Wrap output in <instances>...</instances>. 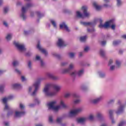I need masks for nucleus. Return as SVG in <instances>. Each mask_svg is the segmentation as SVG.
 <instances>
[{"label": "nucleus", "mask_w": 126, "mask_h": 126, "mask_svg": "<svg viewBox=\"0 0 126 126\" xmlns=\"http://www.w3.org/2000/svg\"><path fill=\"white\" fill-rule=\"evenodd\" d=\"M86 38H87V36L86 35L81 36V37H80V41L81 42H85V41H86Z\"/></svg>", "instance_id": "473e14b6"}, {"label": "nucleus", "mask_w": 126, "mask_h": 126, "mask_svg": "<svg viewBox=\"0 0 126 126\" xmlns=\"http://www.w3.org/2000/svg\"><path fill=\"white\" fill-rule=\"evenodd\" d=\"M72 96L74 98H79V95L77 94L74 93L72 94Z\"/></svg>", "instance_id": "49530a36"}, {"label": "nucleus", "mask_w": 126, "mask_h": 126, "mask_svg": "<svg viewBox=\"0 0 126 126\" xmlns=\"http://www.w3.org/2000/svg\"><path fill=\"white\" fill-rule=\"evenodd\" d=\"M12 64L14 66H17V65H19V62L18 61H17V60H14L12 62Z\"/></svg>", "instance_id": "c85d7f7f"}, {"label": "nucleus", "mask_w": 126, "mask_h": 126, "mask_svg": "<svg viewBox=\"0 0 126 126\" xmlns=\"http://www.w3.org/2000/svg\"><path fill=\"white\" fill-rule=\"evenodd\" d=\"M121 40H115L114 41H113V45L114 46H118V45H119V44H121Z\"/></svg>", "instance_id": "f704fd0d"}, {"label": "nucleus", "mask_w": 126, "mask_h": 126, "mask_svg": "<svg viewBox=\"0 0 126 126\" xmlns=\"http://www.w3.org/2000/svg\"><path fill=\"white\" fill-rule=\"evenodd\" d=\"M82 9L83 11V14H81L80 12L77 11L76 12V16L78 18H84L85 17H88L90 15L89 13L87 12V7L83 6L82 7Z\"/></svg>", "instance_id": "20e7f679"}, {"label": "nucleus", "mask_w": 126, "mask_h": 126, "mask_svg": "<svg viewBox=\"0 0 126 126\" xmlns=\"http://www.w3.org/2000/svg\"><path fill=\"white\" fill-rule=\"evenodd\" d=\"M118 104L119 105V107L118 110L116 112V113L117 115H120V114L124 113V111H125V105L122 104V102L120 100L118 101Z\"/></svg>", "instance_id": "1a4fd4ad"}, {"label": "nucleus", "mask_w": 126, "mask_h": 126, "mask_svg": "<svg viewBox=\"0 0 126 126\" xmlns=\"http://www.w3.org/2000/svg\"><path fill=\"white\" fill-rule=\"evenodd\" d=\"M71 94H70V93H66L64 94V97L65 98H69V97H70Z\"/></svg>", "instance_id": "a18cd8bd"}, {"label": "nucleus", "mask_w": 126, "mask_h": 126, "mask_svg": "<svg viewBox=\"0 0 126 126\" xmlns=\"http://www.w3.org/2000/svg\"><path fill=\"white\" fill-rule=\"evenodd\" d=\"M66 64H67V62H63L61 63V65L62 66H65V65H66Z\"/></svg>", "instance_id": "5fc2aeb1"}, {"label": "nucleus", "mask_w": 126, "mask_h": 126, "mask_svg": "<svg viewBox=\"0 0 126 126\" xmlns=\"http://www.w3.org/2000/svg\"><path fill=\"white\" fill-rule=\"evenodd\" d=\"M33 88H34V86L30 87L29 89V92H31V91H32V89H33Z\"/></svg>", "instance_id": "0e129e2a"}, {"label": "nucleus", "mask_w": 126, "mask_h": 126, "mask_svg": "<svg viewBox=\"0 0 126 126\" xmlns=\"http://www.w3.org/2000/svg\"><path fill=\"white\" fill-rule=\"evenodd\" d=\"M46 75L49 78L53 79V80H58L59 79V77L55 76L53 74H51L50 73H47Z\"/></svg>", "instance_id": "a211bd4d"}, {"label": "nucleus", "mask_w": 126, "mask_h": 126, "mask_svg": "<svg viewBox=\"0 0 126 126\" xmlns=\"http://www.w3.org/2000/svg\"><path fill=\"white\" fill-rule=\"evenodd\" d=\"M72 68H73V64L71 63L69 66V68L63 69L61 72V73L63 74H64V73H67V72H69V71H70Z\"/></svg>", "instance_id": "2eb2a0df"}, {"label": "nucleus", "mask_w": 126, "mask_h": 126, "mask_svg": "<svg viewBox=\"0 0 126 126\" xmlns=\"http://www.w3.org/2000/svg\"><path fill=\"white\" fill-rule=\"evenodd\" d=\"M113 114H114V110H109V117L110 119L112 120V124H115V122L113 117Z\"/></svg>", "instance_id": "5701e85b"}, {"label": "nucleus", "mask_w": 126, "mask_h": 126, "mask_svg": "<svg viewBox=\"0 0 126 126\" xmlns=\"http://www.w3.org/2000/svg\"><path fill=\"white\" fill-rule=\"evenodd\" d=\"M89 120L90 121H93V120H94V116L92 115H90L89 117Z\"/></svg>", "instance_id": "09e8293b"}, {"label": "nucleus", "mask_w": 126, "mask_h": 126, "mask_svg": "<svg viewBox=\"0 0 126 126\" xmlns=\"http://www.w3.org/2000/svg\"><path fill=\"white\" fill-rule=\"evenodd\" d=\"M34 102L36 105H39V104H40V100H39L38 98L35 97L34 98Z\"/></svg>", "instance_id": "e433bc0d"}, {"label": "nucleus", "mask_w": 126, "mask_h": 126, "mask_svg": "<svg viewBox=\"0 0 126 126\" xmlns=\"http://www.w3.org/2000/svg\"><path fill=\"white\" fill-rule=\"evenodd\" d=\"M111 28L113 30H115V29H116V25H112Z\"/></svg>", "instance_id": "bf43d9fd"}, {"label": "nucleus", "mask_w": 126, "mask_h": 126, "mask_svg": "<svg viewBox=\"0 0 126 126\" xmlns=\"http://www.w3.org/2000/svg\"><path fill=\"white\" fill-rule=\"evenodd\" d=\"M8 11V7H4V13H6Z\"/></svg>", "instance_id": "8fccbe9b"}, {"label": "nucleus", "mask_w": 126, "mask_h": 126, "mask_svg": "<svg viewBox=\"0 0 126 126\" xmlns=\"http://www.w3.org/2000/svg\"><path fill=\"white\" fill-rule=\"evenodd\" d=\"M81 24L84 25V26H91L92 29L88 28V32H95V29L93 27L96 25L95 22H81Z\"/></svg>", "instance_id": "423d86ee"}, {"label": "nucleus", "mask_w": 126, "mask_h": 126, "mask_svg": "<svg viewBox=\"0 0 126 126\" xmlns=\"http://www.w3.org/2000/svg\"><path fill=\"white\" fill-rule=\"evenodd\" d=\"M125 125H126V121H124L121 122L120 123H119L118 126H125Z\"/></svg>", "instance_id": "ea45409f"}, {"label": "nucleus", "mask_w": 126, "mask_h": 126, "mask_svg": "<svg viewBox=\"0 0 126 126\" xmlns=\"http://www.w3.org/2000/svg\"><path fill=\"white\" fill-rule=\"evenodd\" d=\"M52 55H53V57H55V58H57V59H58V60H61V55L55 53L53 52L52 53Z\"/></svg>", "instance_id": "cd10ccee"}, {"label": "nucleus", "mask_w": 126, "mask_h": 126, "mask_svg": "<svg viewBox=\"0 0 126 126\" xmlns=\"http://www.w3.org/2000/svg\"><path fill=\"white\" fill-rule=\"evenodd\" d=\"M4 85H0V93H2L4 91Z\"/></svg>", "instance_id": "4c0bfd02"}, {"label": "nucleus", "mask_w": 126, "mask_h": 126, "mask_svg": "<svg viewBox=\"0 0 126 126\" xmlns=\"http://www.w3.org/2000/svg\"><path fill=\"white\" fill-rule=\"evenodd\" d=\"M3 124L5 126H9V122H4Z\"/></svg>", "instance_id": "3c124183"}, {"label": "nucleus", "mask_w": 126, "mask_h": 126, "mask_svg": "<svg viewBox=\"0 0 126 126\" xmlns=\"http://www.w3.org/2000/svg\"><path fill=\"white\" fill-rule=\"evenodd\" d=\"M40 83H41V81H40V80H38L33 84V86H34L35 87V90L31 94L32 96H35V95H36V93L38 91V88H39V86H40Z\"/></svg>", "instance_id": "9b49d317"}, {"label": "nucleus", "mask_w": 126, "mask_h": 126, "mask_svg": "<svg viewBox=\"0 0 126 126\" xmlns=\"http://www.w3.org/2000/svg\"><path fill=\"white\" fill-rule=\"evenodd\" d=\"M57 46H58L59 48H63V47H65L66 45L64 43V41H63L62 39L59 38L57 42Z\"/></svg>", "instance_id": "f3484780"}, {"label": "nucleus", "mask_w": 126, "mask_h": 126, "mask_svg": "<svg viewBox=\"0 0 126 126\" xmlns=\"http://www.w3.org/2000/svg\"><path fill=\"white\" fill-rule=\"evenodd\" d=\"M36 13L38 17H39V18H41V17H43L45 16L44 14H41V12H40V11H36Z\"/></svg>", "instance_id": "7c9ffc66"}, {"label": "nucleus", "mask_w": 126, "mask_h": 126, "mask_svg": "<svg viewBox=\"0 0 126 126\" xmlns=\"http://www.w3.org/2000/svg\"><path fill=\"white\" fill-rule=\"evenodd\" d=\"M115 102V100L114 99H111L108 102V104H113Z\"/></svg>", "instance_id": "e2e57ef3"}, {"label": "nucleus", "mask_w": 126, "mask_h": 126, "mask_svg": "<svg viewBox=\"0 0 126 126\" xmlns=\"http://www.w3.org/2000/svg\"><path fill=\"white\" fill-rule=\"evenodd\" d=\"M32 32H34V30H32V31H24V34L25 35H29Z\"/></svg>", "instance_id": "c9c22d12"}, {"label": "nucleus", "mask_w": 126, "mask_h": 126, "mask_svg": "<svg viewBox=\"0 0 126 126\" xmlns=\"http://www.w3.org/2000/svg\"><path fill=\"white\" fill-rule=\"evenodd\" d=\"M51 88H53L56 91V92H59V91L61 90V86H58L54 83L48 84L46 85L43 90V92H44L46 96H55V95L57 94V93L56 92H49V90Z\"/></svg>", "instance_id": "f257e3e1"}, {"label": "nucleus", "mask_w": 126, "mask_h": 126, "mask_svg": "<svg viewBox=\"0 0 126 126\" xmlns=\"http://www.w3.org/2000/svg\"><path fill=\"white\" fill-rule=\"evenodd\" d=\"M37 48L39 49V50L43 54H44L45 56H48V52L46 50L42 49V48L41 47V45H40V41H39L38 42L37 45Z\"/></svg>", "instance_id": "4468645a"}, {"label": "nucleus", "mask_w": 126, "mask_h": 126, "mask_svg": "<svg viewBox=\"0 0 126 126\" xmlns=\"http://www.w3.org/2000/svg\"><path fill=\"white\" fill-rule=\"evenodd\" d=\"M28 66H29V68H31V61L29 62Z\"/></svg>", "instance_id": "774afa93"}, {"label": "nucleus", "mask_w": 126, "mask_h": 126, "mask_svg": "<svg viewBox=\"0 0 126 126\" xmlns=\"http://www.w3.org/2000/svg\"><path fill=\"white\" fill-rule=\"evenodd\" d=\"M13 44L19 51H21V52L26 51V48L24 47V45H20L16 41H14Z\"/></svg>", "instance_id": "f8f14e48"}, {"label": "nucleus", "mask_w": 126, "mask_h": 126, "mask_svg": "<svg viewBox=\"0 0 126 126\" xmlns=\"http://www.w3.org/2000/svg\"><path fill=\"white\" fill-rule=\"evenodd\" d=\"M12 87L15 90H20L22 88V86L20 84H15L12 85Z\"/></svg>", "instance_id": "6ab92c4d"}, {"label": "nucleus", "mask_w": 126, "mask_h": 126, "mask_svg": "<svg viewBox=\"0 0 126 126\" xmlns=\"http://www.w3.org/2000/svg\"><path fill=\"white\" fill-rule=\"evenodd\" d=\"M21 80L22 81L24 82L25 81V80H26V79H25V77H24V76H22L21 77Z\"/></svg>", "instance_id": "338daca9"}, {"label": "nucleus", "mask_w": 126, "mask_h": 126, "mask_svg": "<svg viewBox=\"0 0 126 126\" xmlns=\"http://www.w3.org/2000/svg\"><path fill=\"white\" fill-rule=\"evenodd\" d=\"M50 23L53 25V27L54 28H57V22L54 19H50Z\"/></svg>", "instance_id": "a878e982"}, {"label": "nucleus", "mask_w": 126, "mask_h": 126, "mask_svg": "<svg viewBox=\"0 0 126 126\" xmlns=\"http://www.w3.org/2000/svg\"><path fill=\"white\" fill-rule=\"evenodd\" d=\"M79 102H80V100L76 99V100H74V104H78V103H79Z\"/></svg>", "instance_id": "4d7b16f0"}, {"label": "nucleus", "mask_w": 126, "mask_h": 126, "mask_svg": "<svg viewBox=\"0 0 126 126\" xmlns=\"http://www.w3.org/2000/svg\"><path fill=\"white\" fill-rule=\"evenodd\" d=\"M89 51V47L88 46H86L85 48H84V52H87Z\"/></svg>", "instance_id": "603ef678"}, {"label": "nucleus", "mask_w": 126, "mask_h": 126, "mask_svg": "<svg viewBox=\"0 0 126 126\" xmlns=\"http://www.w3.org/2000/svg\"><path fill=\"white\" fill-rule=\"evenodd\" d=\"M96 118L99 121H102L103 119V115L100 112H97L96 114Z\"/></svg>", "instance_id": "393cba45"}, {"label": "nucleus", "mask_w": 126, "mask_h": 126, "mask_svg": "<svg viewBox=\"0 0 126 126\" xmlns=\"http://www.w3.org/2000/svg\"><path fill=\"white\" fill-rule=\"evenodd\" d=\"M25 56L26 57H30L31 56H32V53H31L30 51H29L26 53Z\"/></svg>", "instance_id": "37998d69"}, {"label": "nucleus", "mask_w": 126, "mask_h": 126, "mask_svg": "<svg viewBox=\"0 0 126 126\" xmlns=\"http://www.w3.org/2000/svg\"><path fill=\"white\" fill-rule=\"evenodd\" d=\"M115 69V65H112L110 66V70H114Z\"/></svg>", "instance_id": "69168bd1"}, {"label": "nucleus", "mask_w": 126, "mask_h": 126, "mask_svg": "<svg viewBox=\"0 0 126 126\" xmlns=\"http://www.w3.org/2000/svg\"><path fill=\"white\" fill-rule=\"evenodd\" d=\"M112 63H113V60L110 59V60H109L108 63V65H111V64H112Z\"/></svg>", "instance_id": "13d9d810"}, {"label": "nucleus", "mask_w": 126, "mask_h": 126, "mask_svg": "<svg viewBox=\"0 0 126 126\" xmlns=\"http://www.w3.org/2000/svg\"><path fill=\"white\" fill-rule=\"evenodd\" d=\"M57 103V101H53L47 103V106H48L49 110H53V111H59L61 109V106H55V104Z\"/></svg>", "instance_id": "6e6552de"}, {"label": "nucleus", "mask_w": 126, "mask_h": 126, "mask_svg": "<svg viewBox=\"0 0 126 126\" xmlns=\"http://www.w3.org/2000/svg\"><path fill=\"white\" fill-rule=\"evenodd\" d=\"M98 74L99 77L101 78H104V77L106 76V74L103 72H101V71L98 72Z\"/></svg>", "instance_id": "c756f323"}, {"label": "nucleus", "mask_w": 126, "mask_h": 126, "mask_svg": "<svg viewBox=\"0 0 126 126\" xmlns=\"http://www.w3.org/2000/svg\"><path fill=\"white\" fill-rule=\"evenodd\" d=\"M15 71H16L18 74H21V72H20V71L18 69H15Z\"/></svg>", "instance_id": "6e6d98bb"}, {"label": "nucleus", "mask_w": 126, "mask_h": 126, "mask_svg": "<svg viewBox=\"0 0 126 126\" xmlns=\"http://www.w3.org/2000/svg\"><path fill=\"white\" fill-rule=\"evenodd\" d=\"M97 21H99L100 24L98 26L99 28H108L109 26H110V24H114L115 23V21H116V19L115 18H113L108 22H106L103 25V20L101 18L98 19Z\"/></svg>", "instance_id": "7ed1b4c3"}, {"label": "nucleus", "mask_w": 126, "mask_h": 126, "mask_svg": "<svg viewBox=\"0 0 126 126\" xmlns=\"http://www.w3.org/2000/svg\"><path fill=\"white\" fill-rule=\"evenodd\" d=\"M117 4L118 6H121V5H122V0H117Z\"/></svg>", "instance_id": "c03bdc74"}, {"label": "nucleus", "mask_w": 126, "mask_h": 126, "mask_svg": "<svg viewBox=\"0 0 126 126\" xmlns=\"http://www.w3.org/2000/svg\"><path fill=\"white\" fill-rule=\"evenodd\" d=\"M68 55H69V58H70L71 59L74 58V53L72 52H70V53H69Z\"/></svg>", "instance_id": "79ce46f5"}, {"label": "nucleus", "mask_w": 126, "mask_h": 126, "mask_svg": "<svg viewBox=\"0 0 126 126\" xmlns=\"http://www.w3.org/2000/svg\"><path fill=\"white\" fill-rule=\"evenodd\" d=\"M116 65L117 66H120L121 65V62L118 60L116 61Z\"/></svg>", "instance_id": "864d4df0"}, {"label": "nucleus", "mask_w": 126, "mask_h": 126, "mask_svg": "<svg viewBox=\"0 0 126 126\" xmlns=\"http://www.w3.org/2000/svg\"><path fill=\"white\" fill-rule=\"evenodd\" d=\"M19 107L22 111H16L15 114V118H20V117H23V116L25 115V106L22 103H20Z\"/></svg>", "instance_id": "0eeeda50"}, {"label": "nucleus", "mask_w": 126, "mask_h": 126, "mask_svg": "<svg viewBox=\"0 0 126 126\" xmlns=\"http://www.w3.org/2000/svg\"><path fill=\"white\" fill-rule=\"evenodd\" d=\"M86 119L84 118H78L77 119V122L78 124H81V125L84 124V123H85Z\"/></svg>", "instance_id": "4be33fe9"}, {"label": "nucleus", "mask_w": 126, "mask_h": 126, "mask_svg": "<svg viewBox=\"0 0 126 126\" xmlns=\"http://www.w3.org/2000/svg\"><path fill=\"white\" fill-rule=\"evenodd\" d=\"M93 4L96 10H100L101 8H102V6L98 5L96 2H94Z\"/></svg>", "instance_id": "b1692460"}, {"label": "nucleus", "mask_w": 126, "mask_h": 126, "mask_svg": "<svg viewBox=\"0 0 126 126\" xmlns=\"http://www.w3.org/2000/svg\"><path fill=\"white\" fill-rule=\"evenodd\" d=\"M35 61H39L41 66L43 67L45 66V63L43 62V60L41 59V57H40V56L36 55L35 57Z\"/></svg>", "instance_id": "aec40b11"}, {"label": "nucleus", "mask_w": 126, "mask_h": 126, "mask_svg": "<svg viewBox=\"0 0 126 126\" xmlns=\"http://www.w3.org/2000/svg\"><path fill=\"white\" fill-rule=\"evenodd\" d=\"M61 105L62 108H67V106H66V105H65L64 104V103L63 102V101H61Z\"/></svg>", "instance_id": "a19ab883"}, {"label": "nucleus", "mask_w": 126, "mask_h": 126, "mask_svg": "<svg viewBox=\"0 0 126 126\" xmlns=\"http://www.w3.org/2000/svg\"><path fill=\"white\" fill-rule=\"evenodd\" d=\"M101 46H105V45H106V41H101Z\"/></svg>", "instance_id": "052dcab7"}, {"label": "nucleus", "mask_w": 126, "mask_h": 126, "mask_svg": "<svg viewBox=\"0 0 126 126\" xmlns=\"http://www.w3.org/2000/svg\"><path fill=\"white\" fill-rule=\"evenodd\" d=\"M110 37V34H107L106 36H103V39H108Z\"/></svg>", "instance_id": "680f3d73"}, {"label": "nucleus", "mask_w": 126, "mask_h": 126, "mask_svg": "<svg viewBox=\"0 0 126 126\" xmlns=\"http://www.w3.org/2000/svg\"><path fill=\"white\" fill-rule=\"evenodd\" d=\"M13 98L12 96H9L8 97H5L2 99V103L5 104V107L4 108V110H8V113L7 114V117H9V116H12L13 114V110L12 109L10 108L7 105V101L8 100H11Z\"/></svg>", "instance_id": "f03ea898"}, {"label": "nucleus", "mask_w": 126, "mask_h": 126, "mask_svg": "<svg viewBox=\"0 0 126 126\" xmlns=\"http://www.w3.org/2000/svg\"><path fill=\"white\" fill-rule=\"evenodd\" d=\"M84 72V70L82 69L78 72L77 71H73L70 74V75L72 76V77H75L76 75H77L79 77H80V76H82V75H83Z\"/></svg>", "instance_id": "9d476101"}, {"label": "nucleus", "mask_w": 126, "mask_h": 126, "mask_svg": "<svg viewBox=\"0 0 126 126\" xmlns=\"http://www.w3.org/2000/svg\"><path fill=\"white\" fill-rule=\"evenodd\" d=\"M80 112H81V108H78L76 110H72L69 113V116H70L71 117L75 116V115H77V114H78V113H79Z\"/></svg>", "instance_id": "dca6fc26"}, {"label": "nucleus", "mask_w": 126, "mask_h": 126, "mask_svg": "<svg viewBox=\"0 0 126 126\" xmlns=\"http://www.w3.org/2000/svg\"><path fill=\"white\" fill-rule=\"evenodd\" d=\"M49 121L50 123H53V116L50 115L49 117Z\"/></svg>", "instance_id": "de8ad7c7"}, {"label": "nucleus", "mask_w": 126, "mask_h": 126, "mask_svg": "<svg viewBox=\"0 0 126 126\" xmlns=\"http://www.w3.org/2000/svg\"><path fill=\"white\" fill-rule=\"evenodd\" d=\"M33 6V4L32 3H28L26 5L25 7H22L21 10V13L20 15V17L23 19V20H26V15L25 13H26V11L28 10V8H30V7H32Z\"/></svg>", "instance_id": "39448f33"}, {"label": "nucleus", "mask_w": 126, "mask_h": 126, "mask_svg": "<svg viewBox=\"0 0 126 126\" xmlns=\"http://www.w3.org/2000/svg\"><path fill=\"white\" fill-rule=\"evenodd\" d=\"M80 88L82 91H87L88 90V87L85 86V85H82Z\"/></svg>", "instance_id": "bb28decb"}, {"label": "nucleus", "mask_w": 126, "mask_h": 126, "mask_svg": "<svg viewBox=\"0 0 126 126\" xmlns=\"http://www.w3.org/2000/svg\"><path fill=\"white\" fill-rule=\"evenodd\" d=\"M11 37H12V34L10 33L8 34L7 36L6 37L7 41H9V40L11 39Z\"/></svg>", "instance_id": "58836bf2"}, {"label": "nucleus", "mask_w": 126, "mask_h": 126, "mask_svg": "<svg viewBox=\"0 0 126 126\" xmlns=\"http://www.w3.org/2000/svg\"><path fill=\"white\" fill-rule=\"evenodd\" d=\"M99 54H100V56H101V57H102V58L105 57V51H104V50L100 49V51H99Z\"/></svg>", "instance_id": "72a5a7b5"}, {"label": "nucleus", "mask_w": 126, "mask_h": 126, "mask_svg": "<svg viewBox=\"0 0 126 126\" xmlns=\"http://www.w3.org/2000/svg\"><path fill=\"white\" fill-rule=\"evenodd\" d=\"M63 117H58L56 120V122L58 124H61L62 123V121H63Z\"/></svg>", "instance_id": "2f4dec72"}, {"label": "nucleus", "mask_w": 126, "mask_h": 126, "mask_svg": "<svg viewBox=\"0 0 126 126\" xmlns=\"http://www.w3.org/2000/svg\"><path fill=\"white\" fill-rule=\"evenodd\" d=\"M102 99H103V96H101L97 98L96 99L93 100L92 102L93 103V104H97L99 103L100 101H101V100H102Z\"/></svg>", "instance_id": "412c9836"}, {"label": "nucleus", "mask_w": 126, "mask_h": 126, "mask_svg": "<svg viewBox=\"0 0 126 126\" xmlns=\"http://www.w3.org/2000/svg\"><path fill=\"white\" fill-rule=\"evenodd\" d=\"M60 29H64L66 31H67V32H69V31H70L65 22H62L61 24H60Z\"/></svg>", "instance_id": "ddd939ff"}]
</instances>
